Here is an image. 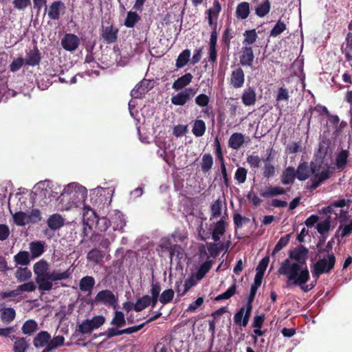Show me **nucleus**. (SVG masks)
<instances>
[{"label":"nucleus","mask_w":352,"mask_h":352,"mask_svg":"<svg viewBox=\"0 0 352 352\" xmlns=\"http://www.w3.org/2000/svg\"><path fill=\"white\" fill-rule=\"evenodd\" d=\"M48 270L49 264L43 259L35 263L33 266V271L36 275L35 280L41 292H49L53 289L54 285L55 288L58 287L57 281L67 280L72 274L70 268L63 272L60 270L49 272ZM60 286L65 287L66 285L60 283Z\"/></svg>","instance_id":"nucleus-1"},{"label":"nucleus","mask_w":352,"mask_h":352,"mask_svg":"<svg viewBox=\"0 0 352 352\" xmlns=\"http://www.w3.org/2000/svg\"><path fill=\"white\" fill-rule=\"evenodd\" d=\"M278 273L286 276L287 285L303 286L310 279L309 271L307 265H302L296 263H291L289 258L284 260L278 270Z\"/></svg>","instance_id":"nucleus-2"},{"label":"nucleus","mask_w":352,"mask_h":352,"mask_svg":"<svg viewBox=\"0 0 352 352\" xmlns=\"http://www.w3.org/2000/svg\"><path fill=\"white\" fill-rule=\"evenodd\" d=\"M262 280L254 277V283L251 285L246 305L241 307L234 316V322L236 325L243 327L248 325L252 311V302L255 298L256 292L262 283Z\"/></svg>","instance_id":"nucleus-3"},{"label":"nucleus","mask_w":352,"mask_h":352,"mask_svg":"<svg viewBox=\"0 0 352 352\" xmlns=\"http://www.w3.org/2000/svg\"><path fill=\"white\" fill-rule=\"evenodd\" d=\"M84 213L82 217L83 221V233L84 235H87V227L91 230L93 226L95 223H97V226H99L100 222L104 225V228H98L101 232H104L109 228L108 220L106 218H103L100 220L98 219V217L96 216L95 212L91 209L89 207H85L83 208Z\"/></svg>","instance_id":"nucleus-4"},{"label":"nucleus","mask_w":352,"mask_h":352,"mask_svg":"<svg viewBox=\"0 0 352 352\" xmlns=\"http://www.w3.org/2000/svg\"><path fill=\"white\" fill-rule=\"evenodd\" d=\"M336 256L333 252L327 255V258L319 259L314 265L311 271L314 278H318L322 274H329L334 267Z\"/></svg>","instance_id":"nucleus-5"},{"label":"nucleus","mask_w":352,"mask_h":352,"mask_svg":"<svg viewBox=\"0 0 352 352\" xmlns=\"http://www.w3.org/2000/svg\"><path fill=\"white\" fill-rule=\"evenodd\" d=\"M105 322V318L102 316H96L91 319H86L78 325V331L82 334L91 333L94 329H98Z\"/></svg>","instance_id":"nucleus-6"},{"label":"nucleus","mask_w":352,"mask_h":352,"mask_svg":"<svg viewBox=\"0 0 352 352\" xmlns=\"http://www.w3.org/2000/svg\"><path fill=\"white\" fill-rule=\"evenodd\" d=\"M94 304H102L108 307L116 308L118 304V298L109 289L99 292L93 300Z\"/></svg>","instance_id":"nucleus-7"},{"label":"nucleus","mask_w":352,"mask_h":352,"mask_svg":"<svg viewBox=\"0 0 352 352\" xmlns=\"http://www.w3.org/2000/svg\"><path fill=\"white\" fill-rule=\"evenodd\" d=\"M196 94L193 88H187L171 98V102L177 106H183L190 101Z\"/></svg>","instance_id":"nucleus-8"},{"label":"nucleus","mask_w":352,"mask_h":352,"mask_svg":"<svg viewBox=\"0 0 352 352\" xmlns=\"http://www.w3.org/2000/svg\"><path fill=\"white\" fill-rule=\"evenodd\" d=\"M309 250L305 246L300 245L294 250H289V259L295 260L296 263H298L302 265H307L306 261L307 259Z\"/></svg>","instance_id":"nucleus-9"},{"label":"nucleus","mask_w":352,"mask_h":352,"mask_svg":"<svg viewBox=\"0 0 352 352\" xmlns=\"http://www.w3.org/2000/svg\"><path fill=\"white\" fill-rule=\"evenodd\" d=\"M79 45L80 39L74 34H65L61 40V46L66 51H75Z\"/></svg>","instance_id":"nucleus-10"},{"label":"nucleus","mask_w":352,"mask_h":352,"mask_svg":"<svg viewBox=\"0 0 352 352\" xmlns=\"http://www.w3.org/2000/svg\"><path fill=\"white\" fill-rule=\"evenodd\" d=\"M118 29L113 25L102 27L101 36L107 44L114 43L118 40Z\"/></svg>","instance_id":"nucleus-11"},{"label":"nucleus","mask_w":352,"mask_h":352,"mask_svg":"<svg viewBox=\"0 0 352 352\" xmlns=\"http://www.w3.org/2000/svg\"><path fill=\"white\" fill-rule=\"evenodd\" d=\"M254 59L253 49L251 46H243L239 56L240 65L252 67Z\"/></svg>","instance_id":"nucleus-12"},{"label":"nucleus","mask_w":352,"mask_h":352,"mask_svg":"<svg viewBox=\"0 0 352 352\" xmlns=\"http://www.w3.org/2000/svg\"><path fill=\"white\" fill-rule=\"evenodd\" d=\"M245 82V74L241 67H238L232 72L230 76V85L235 89L243 87Z\"/></svg>","instance_id":"nucleus-13"},{"label":"nucleus","mask_w":352,"mask_h":352,"mask_svg":"<svg viewBox=\"0 0 352 352\" xmlns=\"http://www.w3.org/2000/svg\"><path fill=\"white\" fill-rule=\"evenodd\" d=\"M65 6L61 1H54L49 7L48 17L52 20H58L60 18V12H64Z\"/></svg>","instance_id":"nucleus-14"},{"label":"nucleus","mask_w":352,"mask_h":352,"mask_svg":"<svg viewBox=\"0 0 352 352\" xmlns=\"http://www.w3.org/2000/svg\"><path fill=\"white\" fill-rule=\"evenodd\" d=\"M24 60L25 65L29 66L34 67L39 65L41 60V55L37 46H34L32 50L27 52Z\"/></svg>","instance_id":"nucleus-15"},{"label":"nucleus","mask_w":352,"mask_h":352,"mask_svg":"<svg viewBox=\"0 0 352 352\" xmlns=\"http://www.w3.org/2000/svg\"><path fill=\"white\" fill-rule=\"evenodd\" d=\"M50 339L51 336L47 331H41L34 337L33 344L36 349L47 347Z\"/></svg>","instance_id":"nucleus-16"},{"label":"nucleus","mask_w":352,"mask_h":352,"mask_svg":"<svg viewBox=\"0 0 352 352\" xmlns=\"http://www.w3.org/2000/svg\"><path fill=\"white\" fill-rule=\"evenodd\" d=\"M241 100L244 105H254L256 101V94L253 87H249L243 90Z\"/></svg>","instance_id":"nucleus-17"},{"label":"nucleus","mask_w":352,"mask_h":352,"mask_svg":"<svg viewBox=\"0 0 352 352\" xmlns=\"http://www.w3.org/2000/svg\"><path fill=\"white\" fill-rule=\"evenodd\" d=\"M226 222L223 217L219 221H218L213 228L212 232V239L217 242L220 240V237L223 236L226 232Z\"/></svg>","instance_id":"nucleus-18"},{"label":"nucleus","mask_w":352,"mask_h":352,"mask_svg":"<svg viewBox=\"0 0 352 352\" xmlns=\"http://www.w3.org/2000/svg\"><path fill=\"white\" fill-rule=\"evenodd\" d=\"M148 80L144 79L131 90V96L134 98H140L142 95H144L148 91Z\"/></svg>","instance_id":"nucleus-19"},{"label":"nucleus","mask_w":352,"mask_h":352,"mask_svg":"<svg viewBox=\"0 0 352 352\" xmlns=\"http://www.w3.org/2000/svg\"><path fill=\"white\" fill-rule=\"evenodd\" d=\"M105 256V253L98 248H93L87 254L88 262L95 265L100 264Z\"/></svg>","instance_id":"nucleus-20"},{"label":"nucleus","mask_w":352,"mask_h":352,"mask_svg":"<svg viewBox=\"0 0 352 352\" xmlns=\"http://www.w3.org/2000/svg\"><path fill=\"white\" fill-rule=\"evenodd\" d=\"M192 78L193 76L190 73L185 74L175 80L172 88L175 91L182 90L191 82Z\"/></svg>","instance_id":"nucleus-21"},{"label":"nucleus","mask_w":352,"mask_h":352,"mask_svg":"<svg viewBox=\"0 0 352 352\" xmlns=\"http://www.w3.org/2000/svg\"><path fill=\"white\" fill-rule=\"evenodd\" d=\"M329 177L330 174L329 170H324L321 173L316 174L314 177L311 179V184L310 189H316L323 182L329 179Z\"/></svg>","instance_id":"nucleus-22"},{"label":"nucleus","mask_w":352,"mask_h":352,"mask_svg":"<svg viewBox=\"0 0 352 352\" xmlns=\"http://www.w3.org/2000/svg\"><path fill=\"white\" fill-rule=\"evenodd\" d=\"M32 259L30 252L25 250H21L14 256L16 267L18 265L27 266L30 263Z\"/></svg>","instance_id":"nucleus-23"},{"label":"nucleus","mask_w":352,"mask_h":352,"mask_svg":"<svg viewBox=\"0 0 352 352\" xmlns=\"http://www.w3.org/2000/svg\"><path fill=\"white\" fill-rule=\"evenodd\" d=\"M286 193V190L280 186H270L266 188L265 190L260 192L261 196L263 197L268 198L275 197L280 195H284Z\"/></svg>","instance_id":"nucleus-24"},{"label":"nucleus","mask_w":352,"mask_h":352,"mask_svg":"<svg viewBox=\"0 0 352 352\" xmlns=\"http://www.w3.org/2000/svg\"><path fill=\"white\" fill-rule=\"evenodd\" d=\"M244 135L241 133H234L231 135L228 140L230 148L237 150L244 144Z\"/></svg>","instance_id":"nucleus-25"},{"label":"nucleus","mask_w":352,"mask_h":352,"mask_svg":"<svg viewBox=\"0 0 352 352\" xmlns=\"http://www.w3.org/2000/svg\"><path fill=\"white\" fill-rule=\"evenodd\" d=\"M30 250L32 259L38 258L45 252L44 243L42 241H32L30 243Z\"/></svg>","instance_id":"nucleus-26"},{"label":"nucleus","mask_w":352,"mask_h":352,"mask_svg":"<svg viewBox=\"0 0 352 352\" xmlns=\"http://www.w3.org/2000/svg\"><path fill=\"white\" fill-rule=\"evenodd\" d=\"M48 227L53 230L59 229L64 225V219L59 214H54L47 219Z\"/></svg>","instance_id":"nucleus-27"},{"label":"nucleus","mask_w":352,"mask_h":352,"mask_svg":"<svg viewBox=\"0 0 352 352\" xmlns=\"http://www.w3.org/2000/svg\"><path fill=\"white\" fill-rule=\"evenodd\" d=\"M113 240L114 236H112L110 239L99 234H94L91 238V241L92 242L98 243L99 247L105 250L109 249L111 241H113Z\"/></svg>","instance_id":"nucleus-28"},{"label":"nucleus","mask_w":352,"mask_h":352,"mask_svg":"<svg viewBox=\"0 0 352 352\" xmlns=\"http://www.w3.org/2000/svg\"><path fill=\"white\" fill-rule=\"evenodd\" d=\"M309 167L308 163L303 162L299 164L297 170H296V175L298 179L300 181H305L309 177Z\"/></svg>","instance_id":"nucleus-29"},{"label":"nucleus","mask_w":352,"mask_h":352,"mask_svg":"<svg viewBox=\"0 0 352 352\" xmlns=\"http://www.w3.org/2000/svg\"><path fill=\"white\" fill-rule=\"evenodd\" d=\"M296 170L294 168L289 166L285 168L281 176V183L284 185L292 184L296 177Z\"/></svg>","instance_id":"nucleus-30"},{"label":"nucleus","mask_w":352,"mask_h":352,"mask_svg":"<svg viewBox=\"0 0 352 352\" xmlns=\"http://www.w3.org/2000/svg\"><path fill=\"white\" fill-rule=\"evenodd\" d=\"M65 338L63 336H54L52 339L49 341L47 347L43 351V352H51L57 348L64 344Z\"/></svg>","instance_id":"nucleus-31"},{"label":"nucleus","mask_w":352,"mask_h":352,"mask_svg":"<svg viewBox=\"0 0 352 352\" xmlns=\"http://www.w3.org/2000/svg\"><path fill=\"white\" fill-rule=\"evenodd\" d=\"M14 276L19 283L26 282L32 277V272L28 267H18Z\"/></svg>","instance_id":"nucleus-32"},{"label":"nucleus","mask_w":352,"mask_h":352,"mask_svg":"<svg viewBox=\"0 0 352 352\" xmlns=\"http://www.w3.org/2000/svg\"><path fill=\"white\" fill-rule=\"evenodd\" d=\"M95 285L94 277L86 276L80 280L79 287L82 292H91Z\"/></svg>","instance_id":"nucleus-33"},{"label":"nucleus","mask_w":352,"mask_h":352,"mask_svg":"<svg viewBox=\"0 0 352 352\" xmlns=\"http://www.w3.org/2000/svg\"><path fill=\"white\" fill-rule=\"evenodd\" d=\"M250 14V4L246 1L238 4L236 10V16L238 19H245Z\"/></svg>","instance_id":"nucleus-34"},{"label":"nucleus","mask_w":352,"mask_h":352,"mask_svg":"<svg viewBox=\"0 0 352 352\" xmlns=\"http://www.w3.org/2000/svg\"><path fill=\"white\" fill-rule=\"evenodd\" d=\"M190 50L188 49H186L183 50L179 55L178 56L176 60V67L177 69H180L184 67L190 60Z\"/></svg>","instance_id":"nucleus-35"},{"label":"nucleus","mask_w":352,"mask_h":352,"mask_svg":"<svg viewBox=\"0 0 352 352\" xmlns=\"http://www.w3.org/2000/svg\"><path fill=\"white\" fill-rule=\"evenodd\" d=\"M271 3L269 0H265L255 8V13L259 17H264L270 11Z\"/></svg>","instance_id":"nucleus-36"},{"label":"nucleus","mask_w":352,"mask_h":352,"mask_svg":"<svg viewBox=\"0 0 352 352\" xmlns=\"http://www.w3.org/2000/svg\"><path fill=\"white\" fill-rule=\"evenodd\" d=\"M140 20V16L135 12L129 11L127 12L124 25L128 28H133Z\"/></svg>","instance_id":"nucleus-37"},{"label":"nucleus","mask_w":352,"mask_h":352,"mask_svg":"<svg viewBox=\"0 0 352 352\" xmlns=\"http://www.w3.org/2000/svg\"><path fill=\"white\" fill-rule=\"evenodd\" d=\"M15 316V310L12 307L4 308L1 313V319L4 323H10Z\"/></svg>","instance_id":"nucleus-38"},{"label":"nucleus","mask_w":352,"mask_h":352,"mask_svg":"<svg viewBox=\"0 0 352 352\" xmlns=\"http://www.w3.org/2000/svg\"><path fill=\"white\" fill-rule=\"evenodd\" d=\"M244 40L243 41V44L245 46H249L253 43H254L258 38L257 33L256 30H245L243 33Z\"/></svg>","instance_id":"nucleus-39"},{"label":"nucleus","mask_w":352,"mask_h":352,"mask_svg":"<svg viewBox=\"0 0 352 352\" xmlns=\"http://www.w3.org/2000/svg\"><path fill=\"white\" fill-rule=\"evenodd\" d=\"M213 166V158L211 154L206 153L201 159V167L203 173H208Z\"/></svg>","instance_id":"nucleus-40"},{"label":"nucleus","mask_w":352,"mask_h":352,"mask_svg":"<svg viewBox=\"0 0 352 352\" xmlns=\"http://www.w3.org/2000/svg\"><path fill=\"white\" fill-rule=\"evenodd\" d=\"M206 124L202 120H196L192 126V133L196 137H201L204 135L206 131Z\"/></svg>","instance_id":"nucleus-41"},{"label":"nucleus","mask_w":352,"mask_h":352,"mask_svg":"<svg viewBox=\"0 0 352 352\" xmlns=\"http://www.w3.org/2000/svg\"><path fill=\"white\" fill-rule=\"evenodd\" d=\"M111 324L116 327V328H120L124 326L126 324V320L123 312L120 311H116L114 313V316L111 321Z\"/></svg>","instance_id":"nucleus-42"},{"label":"nucleus","mask_w":352,"mask_h":352,"mask_svg":"<svg viewBox=\"0 0 352 352\" xmlns=\"http://www.w3.org/2000/svg\"><path fill=\"white\" fill-rule=\"evenodd\" d=\"M349 151L347 150L341 151L336 159V165L338 168L343 169L347 163Z\"/></svg>","instance_id":"nucleus-43"},{"label":"nucleus","mask_w":352,"mask_h":352,"mask_svg":"<svg viewBox=\"0 0 352 352\" xmlns=\"http://www.w3.org/2000/svg\"><path fill=\"white\" fill-rule=\"evenodd\" d=\"M269 262L270 258L268 256H265L260 261L256 267V273L254 277L263 279L264 273L267 269Z\"/></svg>","instance_id":"nucleus-44"},{"label":"nucleus","mask_w":352,"mask_h":352,"mask_svg":"<svg viewBox=\"0 0 352 352\" xmlns=\"http://www.w3.org/2000/svg\"><path fill=\"white\" fill-rule=\"evenodd\" d=\"M222 201L220 198L214 201L210 206L211 219L218 218L221 215Z\"/></svg>","instance_id":"nucleus-45"},{"label":"nucleus","mask_w":352,"mask_h":352,"mask_svg":"<svg viewBox=\"0 0 352 352\" xmlns=\"http://www.w3.org/2000/svg\"><path fill=\"white\" fill-rule=\"evenodd\" d=\"M150 305L149 296L144 295L143 296L138 298L136 302L134 304V310L137 312L141 311Z\"/></svg>","instance_id":"nucleus-46"},{"label":"nucleus","mask_w":352,"mask_h":352,"mask_svg":"<svg viewBox=\"0 0 352 352\" xmlns=\"http://www.w3.org/2000/svg\"><path fill=\"white\" fill-rule=\"evenodd\" d=\"M38 329V324L34 320H28L22 326V331L25 335H30Z\"/></svg>","instance_id":"nucleus-47"},{"label":"nucleus","mask_w":352,"mask_h":352,"mask_svg":"<svg viewBox=\"0 0 352 352\" xmlns=\"http://www.w3.org/2000/svg\"><path fill=\"white\" fill-rule=\"evenodd\" d=\"M236 282L234 281V283L227 289V291L216 296L214 300L220 301L222 300L229 299L236 293Z\"/></svg>","instance_id":"nucleus-48"},{"label":"nucleus","mask_w":352,"mask_h":352,"mask_svg":"<svg viewBox=\"0 0 352 352\" xmlns=\"http://www.w3.org/2000/svg\"><path fill=\"white\" fill-rule=\"evenodd\" d=\"M212 261H205L199 268L196 274V278L198 280L202 279L205 275L210 271L212 267Z\"/></svg>","instance_id":"nucleus-49"},{"label":"nucleus","mask_w":352,"mask_h":352,"mask_svg":"<svg viewBox=\"0 0 352 352\" xmlns=\"http://www.w3.org/2000/svg\"><path fill=\"white\" fill-rule=\"evenodd\" d=\"M14 223L19 226H23L29 223L28 214L24 212H16L13 215Z\"/></svg>","instance_id":"nucleus-50"},{"label":"nucleus","mask_w":352,"mask_h":352,"mask_svg":"<svg viewBox=\"0 0 352 352\" xmlns=\"http://www.w3.org/2000/svg\"><path fill=\"white\" fill-rule=\"evenodd\" d=\"M183 255L184 249L182 248V247L180 245H173L169 253L170 263L172 262L174 256H175L178 261H180L183 258Z\"/></svg>","instance_id":"nucleus-51"},{"label":"nucleus","mask_w":352,"mask_h":352,"mask_svg":"<svg viewBox=\"0 0 352 352\" xmlns=\"http://www.w3.org/2000/svg\"><path fill=\"white\" fill-rule=\"evenodd\" d=\"M292 234H287L284 236L280 237L277 243L276 244L272 254H275L276 253L280 251L284 247L287 246L289 242Z\"/></svg>","instance_id":"nucleus-52"},{"label":"nucleus","mask_w":352,"mask_h":352,"mask_svg":"<svg viewBox=\"0 0 352 352\" xmlns=\"http://www.w3.org/2000/svg\"><path fill=\"white\" fill-rule=\"evenodd\" d=\"M331 227V217L328 216L324 221L319 222L316 226V229L320 234H324L329 232Z\"/></svg>","instance_id":"nucleus-53"},{"label":"nucleus","mask_w":352,"mask_h":352,"mask_svg":"<svg viewBox=\"0 0 352 352\" xmlns=\"http://www.w3.org/2000/svg\"><path fill=\"white\" fill-rule=\"evenodd\" d=\"M28 344L25 338H20L16 340L13 346L14 352H25Z\"/></svg>","instance_id":"nucleus-54"},{"label":"nucleus","mask_w":352,"mask_h":352,"mask_svg":"<svg viewBox=\"0 0 352 352\" xmlns=\"http://www.w3.org/2000/svg\"><path fill=\"white\" fill-rule=\"evenodd\" d=\"M78 185L76 183H70L67 186H66L63 192L60 193V198H61V201L63 200L65 196L72 195L75 196L77 193L76 188Z\"/></svg>","instance_id":"nucleus-55"},{"label":"nucleus","mask_w":352,"mask_h":352,"mask_svg":"<svg viewBox=\"0 0 352 352\" xmlns=\"http://www.w3.org/2000/svg\"><path fill=\"white\" fill-rule=\"evenodd\" d=\"M286 24L283 21L278 20L270 31V36L275 38L283 33L286 30Z\"/></svg>","instance_id":"nucleus-56"},{"label":"nucleus","mask_w":352,"mask_h":352,"mask_svg":"<svg viewBox=\"0 0 352 352\" xmlns=\"http://www.w3.org/2000/svg\"><path fill=\"white\" fill-rule=\"evenodd\" d=\"M174 297V291L172 289L164 290L160 295L159 300L163 305L170 302Z\"/></svg>","instance_id":"nucleus-57"},{"label":"nucleus","mask_w":352,"mask_h":352,"mask_svg":"<svg viewBox=\"0 0 352 352\" xmlns=\"http://www.w3.org/2000/svg\"><path fill=\"white\" fill-rule=\"evenodd\" d=\"M197 280H199L194 275L190 276L185 280L182 294H186L192 287L195 286L197 284Z\"/></svg>","instance_id":"nucleus-58"},{"label":"nucleus","mask_w":352,"mask_h":352,"mask_svg":"<svg viewBox=\"0 0 352 352\" xmlns=\"http://www.w3.org/2000/svg\"><path fill=\"white\" fill-rule=\"evenodd\" d=\"M248 170L243 167H239L234 174V179L239 184H243L247 178Z\"/></svg>","instance_id":"nucleus-59"},{"label":"nucleus","mask_w":352,"mask_h":352,"mask_svg":"<svg viewBox=\"0 0 352 352\" xmlns=\"http://www.w3.org/2000/svg\"><path fill=\"white\" fill-rule=\"evenodd\" d=\"M275 168L271 163H266L263 169V176L265 178H271L275 175Z\"/></svg>","instance_id":"nucleus-60"},{"label":"nucleus","mask_w":352,"mask_h":352,"mask_svg":"<svg viewBox=\"0 0 352 352\" xmlns=\"http://www.w3.org/2000/svg\"><path fill=\"white\" fill-rule=\"evenodd\" d=\"M195 103L200 107H207L210 102V98L205 94H201L195 98Z\"/></svg>","instance_id":"nucleus-61"},{"label":"nucleus","mask_w":352,"mask_h":352,"mask_svg":"<svg viewBox=\"0 0 352 352\" xmlns=\"http://www.w3.org/2000/svg\"><path fill=\"white\" fill-rule=\"evenodd\" d=\"M17 287H18V291H19V293L23 292H32L36 289V285L32 281H29L27 283L24 282L23 284L17 286Z\"/></svg>","instance_id":"nucleus-62"},{"label":"nucleus","mask_w":352,"mask_h":352,"mask_svg":"<svg viewBox=\"0 0 352 352\" xmlns=\"http://www.w3.org/2000/svg\"><path fill=\"white\" fill-rule=\"evenodd\" d=\"M29 223H37L41 220V212L38 209H32L28 215Z\"/></svg>","instance_id":"nucleus-63"},{"label":"nucleus","mask_w":352,"mask_h":352,"mask_svg":"<svg viewBox=\"0 0 352 352\" xmlns=\"http://www.w3.org/2000/svg\"><path fill=\"white\" fill-rule=\"evenodd\" d=\"M261 158L258 155H250L247 157V162L252 168H258L261 166Z\"/></svg>","instance_id":"nucleus-64"}]
</instances>
